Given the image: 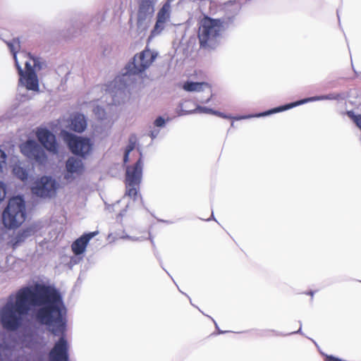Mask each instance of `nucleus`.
<instances>
[{"instance_id": "7ed1b4c3", "label": "nucleus", "mask_w": 361, "mask_h": 361, "mask_svg": "<svg viewBox=\"0 0 361 361\" xmlns=\"http://www.w3.org/2000/svg\"><path fill=\"white\" fill-rule=\"evenodd\" d=\"M25 204L23 197L16 196L11 198L2 214V221L5 227L18 228L25 221Z\"/></svg>"}, {"instance_id": "f03ea898", "label": "nucleus", "mask_w": 361, "mask_h": 361, "mask_svg": "<svg viewBox=\"0 0 361 361\" xmlns=\"http://www.w3.org/2000/svg\"><path fill=\"white\" fill-rule=\"evenodd\" d=\"M233 16L213 19L204 17L199 28L198 39L201 48L214 49L219 44L221 30L233 23Z\"/></svg>"}, {"instance_id": "a878e982", "label": "nucleus", "mask_w": 361, "mask_h": 361, "mask_svg": "<svg viewBox=\"0 0 361 361\" xmlns=\"http://www.w3.org/2000/svg\"><path fill=\"white\" fill-rule=\"evenodd\" d=\"M6 196V189L2 183L0 182V202L4 199Z\"/></svg>"}, {"instance_id": "9d476101", "label": "nucleus", "mask_w": 361, "mask_h": 361, "mask_svg": "<svg viewBox=\"0 0 361 361\" xmlns=\"http://www.w3.org/2000/svg\"><path fill=\"white\" fill-rule=\"evenodd\" d=\"M36 136L43 147L53 154L58 153V144L56 136L47 128H39Z\"/></svg>"}, {"instance_id": "4be33fe9", "label": "nucleus", "mask_w": 361, "mask_h": 361, "mask_svg": "<svg viewBox=\"0 0 361 361\" xmlns=\"http://www.w3.org/2000/svg\"><path fill=\"white\" fill-rule=\"evenodd\" d=\"M94 111L95 114L98 116V118H101V119L103 118V116L105 114L104 110L102 108L99 107V106H97L94 109Z\"/></svg>"}, {"instance_id": "1a4fd4ad", "label": "nucleus", "mask_w": 361, "mask_h": 361, "mask_svg": "<svg viewBox=\"0 0 361 361\" xmlns=\"http://www.w3.org/2000/svg\"><path fill=\"white\" fill-rule=\"evenodd\" d=\"M57 183L50 177L43 176L32 188L33 194L41 197H51L56 194Z\"/></svg>"}, {"instance_id": "4468645a", "label": "nucleus", "mask_w": 361, "mask_h": 361, "mask_svg": "<svg viewBox=\"0 0 361 361\" xmlns=\"http://www.w3.org/2000/svg\"><path fill=\"white\" fill-rule=\"evenodd\" d=\"M87 126V122L85 116L82 114L73 115L71 118L69 125L70 129L77 132L82 133L85 130Z\"/></svg>"}, {"instance_id": "ddd939ff", "label": "nucleus", "mask_w": 361, "mask_h": 361, "mask_svg": "<svg viewBox=\"0 0 361 361\" xmlns=\"http://www.w3.org/2000/svg\"><path fill=\"white\" fill-rule=\"evenodd\" d=\"M154 2L152 0H142L139 4L137 17L139 20H144L154 13Z\"/></svg>"}, {"instance_id": "412c9836", "label": "nucleus", "mask_w": 361, "mask_h": 361, "mask_svg": "<svg viewBox=\"0 0 361 361\" xmlns=\"http://www.w3.org/2000/svg\"><path fill=\"white\" fill-rule=\"evenodd\" d=\"M164 23H159V20H157L154 29L152 31V35L154 37L156 35L159 34L164 29Z\"/></svg>"}, {"instance_id": "20e7f679", "label": "nucleus", "mask_w": 361, "mask_h": 361, "mask_svg": "<svg viewBox=\"0 0 361 361\" xmlns=\"http://www.w3.org/2000/svg\"><path fill=\"white\" fill-rule=\"evenodd\" d=\"M142 176V154L139 152V158L133 166H129L126 169L125 177L126 191L125 195L136 201L142 200L139 193Z\"/></svg>"}, {"instance_id": "5701e85b", "label": "nucleus", "mask_w": 361, "mask_h": 361, "mask_svg": "<svg viewBox=\"0 0 361 361\" xmlns=\"http://www.w3.org/2000/svg\"><path fill=\"white\" fill-rule=\"evenodd\" d=\"M205 112H209V113H212L214 115H216L218 116H220L221 118H230L229 116L225 115L224 113H221V112H219V111H213L212 109H205L204 111Z\"/></svg>"}, {"instance_id": "aec40b11", "label": "nucleus", "mask_w": 361, "mask_h": 361, "mask_svg": "<svg viewBox=\"0 0 361 361\" xmlns=\"http://www.w3.org/2000/svg\"><path fill=\"white\" fill-rule=\"evenodd\" d=\"M169 18V13L168 9H166L165 6H163L158 12L157 20H159V23H163L165 24Z\"/></svg>"}, {"instance_id": "6ab92c4d", "label": "nucleus", "mask_w": 361, "mask_h": 361, "mask_svg": "<svg viewBox=\"0 0 361 361\" xmlns=\"http://www.w3.org/2000/svg\"><path fill=\"white\" fill-rule=\"evenodd\" d=\"M13 173L17 178L23 181L27 179L28 174L27 171L20 166H15L13 169Z\"/></svg>"}, {"instance_id": "b1692460", "label": "nucleus", "mask_w": 361, "mask_h": 361, "mask_svg": "<svg viewBox=\"0 0 361 361\" xmlns=\"http://www.w3.org/2000/svg\"><path fill=\"white\" fill-rule=\"evenodd\" d=\"M154 126L157 127H162L165 124V121L161 116H159L154 123Z\"/></svg>"}, {"instance_id": "0eeeda50", "label": "nucleus", "mask_w": 361, "mask_h": 361, "mask_svg": "<svg viewBox=\"0 0 361 361\" xmlns=\"http://www.w3.org/2000/svg\"><path fill=\"white\" fill-rule=\"evenodd\" d=\"M34 66H31L27 61L25 62V69L24 72L20 66L18 61H16V66L20 75V82L23 84L27 90H37L39 87L37 75L34 67L37 66L35 59H33Z\"/></svg>"}, {"instance_id": "6e6552de", "label": "nucleus", "mask_w": 361, "mask_h": 361, "mask_svg": "<svg viewBox=\"0 0 361 361\" xmlns=\"http://www.w3.org/2000/svg\"><path fill=\"white\" fill-rule=\"evenodd\" d=\"M21 152L27 158L34 160L39 164H44L47 161L44 150L36 141L28 140L20 146Z\"/></svg>"}, {"instance_id": "9b49d317", "label": "nucleus", "mask_w": 361, "mask_h": 361, "mask_svg": "<svg viewBox=\"0 0 361 361\" xmlns=\"http://www.w3.org/2000/svg\"><path fill=\"white\" fill-rule=\"evenodd\" d=\"M338 95L335 97V96H333L332 94H330V95L323 96V97H312V98L305 99L299 100L298 102H293V103H290V104H286V105H283V106H281L279 107H276V108L272 109H271L269 111H265V112L261 114L260 115L261 116H267V115H269L271 114L278 113V112H280V111L288 110V109H291L293 107H295V106H297L298 105L305 104V103H306L307 102H309V101H314V100H318V99H338Z\"/></svg>"}, {"instance_id": "dca6fc26", "label": "nucleus", "mask_w": 361, "mask_h": 361, "mask_svg": "<svg viewBox=\"0 0 361 361\" xmlns=\"http://www.w3.org/2000/svg\"><path fill=\"white\" fill-rule=\"evenodd\" d=\"M204 87H209V85L205 82H190L187 81L183 85V89L187 92H200Z\"/></svg>"}, {"instance_id": "f257e3e1", "label": "nucleus", "mask_w": 361, "mask_h": 361, "mask_svg": "<svg viewBox=\"0 0 361 361\" xmlns=\"http://www.w3.org/2000/svg\"><path fill=\"white\" fill-rule=\"evenodd\" d=\"M42 305L44 306L36 312L37 320L47 326L56 325L51 329L52 334H63L50 350L49 361H69L68 343L63 336L66 328L63 317L66 308L56 288L41 284H37L35 290L29 286L20 288L15 295L8 297L1 309V324L4 329L15 331L22 326L24 317L28 314L32 307Z\"/></svg>"}, {"instance_id": "39448f33", "label": "nucleus", "mask_w": 361, "mask_h": 361, "mask_svg": "<svg viewBox=\"0 0 361 361\" xmlns=\"http://www.w3.org/2000/svg\"><path fill=\"white\" fill-rule=\"evenodd\" d=\"M157 54L152 52L149 49H145L140 54H136L133 57L132 63H129L127 68L128 69L124 74L135 75L145 71L157 58Z\"/></svg>"}, {"instance_id": "bb28decb", "label": "nucleus", "mask_w": 361, "mask_h": 361, "mask_svg": "<svg viewBox=\"0 0 361 361\" xmlns=\"http://www.w3.org/2000/svg\"><path fill=\"white\" fill-rule=\"evenodd\" d=\"M118 215H120V216L123 215L122 212H119Z\"/></svg>"}, {"instance_id": "f8f14e48", "label": "nucleus", "mask_w": 361, "mask_h": 361, "mask_svg": "<svg viewBox=\"0 0 361 361\" xmlns=\"http://www.w3.org/2000/svg\"><path fill=\"white\" fill-rule=\"evenodd\" d=\"M94 235V233H89L82 235L79 238L75 240L71 245L73 252L75 255H80L82 254L85 252L89 241Z\"/></svg>"}, {"instance_id": "2eb2a0df", "label": "nucleus", "mask_w": 361, "mask_h": 361, "mask_svg": "<svg viewBox=\"0 0 361 361\" xmlns=\"http://www.w3.org/2000/svg\"><path fill=\"white\" fill-rule=\"evenodd\" d=\"M67 171L71 174H81L84 170L83 164L81 160L75 157H70L66 161Z\"/></svg>"}, {"instance_id": "a211bd4d", "label": "nucleus", "mask_w": 361, "mask_h": 361, "mask_svg": "<svg viewBox=\"0 0 361 361\" xmlns=\"http://www.w3.org/2000/svg\"><path fill=\"white\" fill-rule=\"evenodd\" d=\"M136 142H137V138L135 135H131L129 137V143L126 149V152H125L124 157H123L124 163H127L128 161L129 154L135 147Z\"/></svg>"}, {"instance_id": "393cba45", "label": "nucleus", "mask_w": 361, "mask_h": 361, "mask_svg": "<svg viewBox=\"0 0 361 361\" xmlns=\"http://www.w3.org/2000/svg\"><path fill=\"white\" fill-rule=\"evenodd\" d=\"M6 156L5 152L4 151H2L1 149H0V170L2 169L3 165L6 162Z\"/></svg>"}, {"instance_id": "423d86ee", "label": "nucleus", "mask_w": 361, "mask_h": 361, "mask_svg": "<svg viewBox=\"0 0 361 361\" xmlns=\"http://www.w3.org/2000/svg\"><path fill=\"white\" fill-rule=\"evenodd\" d=\"M64 139L71 152L82 158H85L92 149V143L89 138L66 133Z\"/></svg>"}, {"instance_id": "f3484780", "label": "nucleus", "mask_w": 361, "mask_h": 361, "mask_svg": "<svg viewBox=\"0 0 361 361\" xmlns=\"http://www.w3.org/2000/svg\"><path fill=\"white\" fill-rule=\"evenodd\" d=\"M7 46L9 47L11 51L13 54V58L16 61H18L16 54L20 48V42L18 38H13L11 42H6Z\"/></svg>"}]
</instances>
